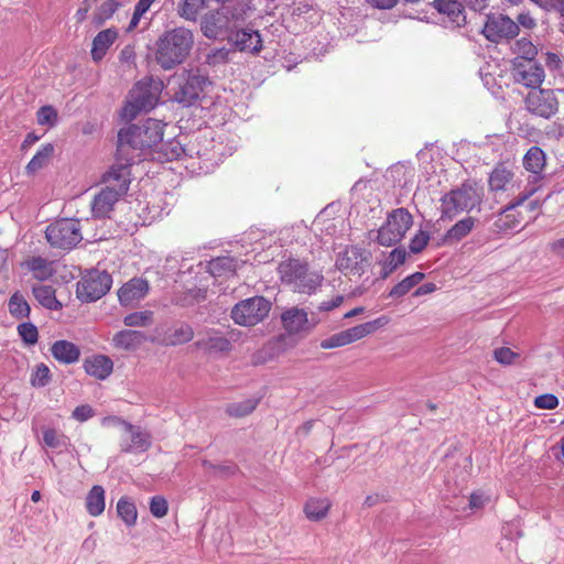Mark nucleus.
Wrapping results in <instances>:
<instances>
[{"label": "nucleus", "mask_w": 564, "mask_h": 564, "mask_svg": "<svg viewBox=\"0 0 564 564\" xmlns=\"http://www.w3.org/2000/svg\"><path fill=\"white\" fill-rule=\"evenodd\" d=\"M239 261L232 257L224 256L212 259L207 264L208 272L215 278L229 276L238 269Z\"/></svg>", "instance_id": "nucleus-33"}, {"label": "nucleus", "mask_w": 564, "mask_h": 564, "mask_svg": "<svg viewBox=\"0 0 564 564\" xmlns=\"http://www.w3.org/2000/svg\"><path fill=\"white\" fill-rule=\"evenodd\" d=\"M371 254L369 251L351 246L339 253L336 267L346 275L360 278L370 265Z\"/></svg>", "instance_id": "nucleus-15"}, {"label": "nucleus", "mask_w": 564, "mask_h": 564, "mask_svg": "<svg viewBox=\"0 0 564 564\" xmlns=\"http://www.w3.org/2000/svg\"><path fill=\"white\" fill-rule=\"evenodd\" d=\"M513 53L517 55L514 59L518 61H534L538 50L535 45L527 37H521L516 41L512 46Z\"/></svg>", "instance_id": "nucleus-45"}, {"label": "nucleus", "mask_w": 564, "mask_h": 564, "mask_svg": "<svg viewBox=\"0 0 564 564\" xmlns=\"http://www.w3.org/2000/svg\"><path fill=\"white\" fill-rule=\"evenodd\" d=\"M18 334L26 345H34L39 340L37 328L31 322L21 323L18 326Z\"/></svg>", "instance_id": "nucleus-50"}, {"label": "nucleus", "mask_w": 564, "mask_h": 564, "mask_svg": "<svg viewBox=\"0 0 564 564\" xmlns=\"http://www.w3.org/2000/svg\"><path fill=\"white\" fill-rule=\"evenodd\" d=\"M489 502V496L484 491L478 490L470 495L469 508L473 510L481 509Z\"/></svg>", "instance_id": "nucleus-59"}, {"label": "nucleus", "mask_w": 564, "mask_h": 564, "mask_svg": "<svg viewBox=\"0 0 564 564\" xmlns=\"http://www.w3.org/2000/svg\"><path fill=\"white\" fill-rule=\"evenodd\" d=\"M229 54L230 52L226 47L216 48L207 55V62L212 65L226 63L229 59Z\"/></svg>", "instance_id": "nucleus-58"}, {"label": "nucleus", "mask_w": 564, "mask_h": 564, "mask_svg": "<svg viewBox=\"0 0 564 564\" xmlns=\"http://www.w3.org/2000/svg\"><path fill=\"white\" fill-rule=\"evenodd\" d=\"M228 40L240 52L258 54L262 50L260 33L250 28H243L235 32L231 31Z\"/></svg>", "instance_id": "nucleus-24"}, {"label": "nucleus", "mask_w": 564, "mask_h": 564, "mask_svg": "<svg viewBox=\"0 0 564 564\" xmlns=\"http://www.w3.org/2000/svg\"><path fill=\"white\" fill-rule=\"evenodd\" d=\"M258 401L254 399H248L241 402L232 403L228 405L227 413L230 416L242 417L250 414L257 406Z\"/></svg>", "instance_id": "nucleus-48"}, {"label": "nucleus", "mask_w": 564, "mask_h": 564, "mask_svg": "<svg viewBox=\"0 0 564 564\" xmlns=\"http://www.w3.org/2000/svg\"><path fill=\"white\" fill-rule=\"evenodd\" d=\"M538 186L533 184H525L523 191L519 193L514 199H512L500 214L497 225L501 229H516L520 225V220L514 217L512 210L529 199L534 193H536Z\"/></svg>", "instance_id": "nucleus-21"}, {"label": "nucleus", "mask_w": 564, "mask_h": 564, "mask_svg": "<svg viewBox=\"0 0 564 564\" xmlns=\"http://www.w3.org/2000/svg\"><path fill=\"white\" fill-rule=\"evenodd\" d=\"M144 340L145 336L143 333L131 329L120 330L112 337L113 346L124 350H134L139 348Z\"/></svg>", "instance_id": "nucleus-31"}, {"label": "nucleus", "mask_w": 564, "mask_h": 564, "mask_svg": "<svg viewBox=\"0 0 564 564\" xmlns=\"http://www.w3.org/2000/svg\"><path fill=\"white\" fill-rule=\"evenodd\" d=\"M45 237L52 247L70 250L83 239L80 224L72 218L56 220L47 226Z\"/></svg>", "instance_id": "nucleus-8"}, {"label": "nucleus", "mask_w": 564, "mask_h": 564, "mask_svg": "<svg viewBox=\"0 0 564 564\" xmlns=\"http://www.w3.org/2000/svg\"><path fill=\"white\" fill-rule=\"evenodd\" d=\"M281 281L291 286L295 292L312 294L323 282V275L317 271H311L305 262L297 259H289L279 264Z\"/></svg>", "instance_id": "nucleus-4"}, {"label": "nucleus", "mask_w": 564, "mask_h": 564, "mask_svg": "<svg viewBox=\"0 0 564 564\" xmlns=\"http://www.w3.org/2000/svg\"><path fill=\"white\" fill-rule=\"evenodd\" d=\"M193 46L194 33L189 29L177 26L165 31L156 42V62L163 69H171L187 58Z\"/></svg>", "instance_id": "nucleus-3"}, {"label": "nucleus", "mask_w": 564, "mask_h": 564, "mask_svg": "<svg viewBox=\"0 0 564 564\" xmlns=\"http://www.w3.org/2000/svg\"><path fill=\"white\" fill-rule=\"evenodd\" d=\"M54 154V145L52 143L42 144L34 156L26 165V172L34 174L46 166Z\"/></svg>", "instance_id": "nucleus-40"}, {"label": "nucleus", "mask_w": 564, "mask_h": 564, "mask_svg": "<svg viewBox=\"0 0 564 564\" xmlns=\"http://www.w3.org/2000/svg\"><path fill=\"white\" fill-rule=\"evenodd\" d=\"M86 509L91 517L100 516L105 510V490L95 485L86 497Z\"/></svg>", "instance_id": "nucleus-39"}, {"label": "nucleus", "mask_w": 564, "mask_h": 564, "mask_svg": "<svg viewBox=\"0 0 564 564\" xmlns=\"http://www.w3.org/2000/svg\"><path fill=\"white\" fill-rule=\"evenodd\" d=\"M37 123L40 126H55L57 121V112L52 106H43L36 113Z\"/></svg>", "instance_id": "nucleus-53"}, {"label": "nucleus", "mask_w": 564, "mask_h": 564, "mask_svg": "<svg viewBox=\"0 0 564 564\" xmlns=\"http://www.w3.org/2000/svg\"><path fill=\"white\" fill-rule=\"evenodd\" d=\"M117 513L128 527L135 524L138 512L134 503L129 498L121 497L119 499Z\"/></svg>", "instance_id": "nucleus-46"}, {"label": "nucleus", "mask_w": 564, "mask_h": 564, "mask_svg": "<svg viewBox=\"0 0 564 564\" xmlns=\"http://www.w3.org/2000/svg\"><path fill=\"white\" fill-rule=\"evenodd\" d=\"M484 35L491 42H499L505 39H512L518 35L519 26L509 17L500 13H492L487 17L482 30Z\"/></svg>", "instance_id": "nucleus-16"}, {"label": "nucleus", "mask_w": 564, "mask_h": 564, "mask_svg": "<svg viewBox=\"0 0 564 564\" xmlns=\"http://www.w3.org/2000/svg\"><path fill=\"white\" fill-rule=\"evenodd\" d=\"M424 279V273L415 272L395 284L389 292V296L400 299L408 294L415 285Z\"/></svg>", "instance_id": "nucleus-42"}, {"label": "nucleus", "mask_w": 564, "mask_h": 564, "mask_svg": "<svg viewBox=\"0 0 564 564\" xmlns=\"http://www.w3.org/2000/svg\"><path fill=\"white\" fill-rule=\"evenodd\" d=\"M195 346L209 356L226 355L232 348L231 340L215 329L208 330L196 340Z\"/></svg>", "instance_id": "nucleus-22"}, {"label": "nucleus", "mask_w": 564, "mask_h": 564, "mask_svg": "<svg viewBox=\"0 0 564 564\" xmlns=\"http://www.w3.org/2000/svg\"><path fill=\"white\" fill-rule=\"evenodd\" d=\"M210 85L209 78L198 70L183 72L177 77L173 100L183 107L194 106L206 96V89Z\"/></svg>", "instance_id": "nucleus-6"}, {"label": "nucleus", "mask_w": 564, "mask_h": 564, "mask_svg": "<svg viewBox=\"0 0 564 564\" xmlns=\"http://www.w3.org/2000/svg\"><path fill=\"white\" fill-rule=\"evenodd\" d=\"M169 511V505L164 497L154 496L150 501V512L153 517L160 519L166 516Z\"/></svg>", "instance_id": "nucleus-54"}, {"label": "nucleus", "mask_w": 564, "mask_h": 564, "mask_svg": "<svg viewBox=\"0 0 564 564\" xmlns=\"http://www.w3.org/2000/svg\"><path fill=\"white\" fill-rule=\"evenodd\" d=\"M344 302L343 295H336L329 301H324L319 304L318 310L322 312H328L338 307Z\"/></svg>", "instance_id": "nucleus-64"}, {"label": "nucleus", "mask_w": 564, "mask_h": 564, "mask_svg": "<svg viewBox=\"0 0 564 564\" xmlns=\"http://www.w3.org/2000/svg\"><path fill=\"white\" fill-rule=\"evenodd\" d=\"M204 466L207 469H213L215 474H218L220 476H230L235 473V466H227V465H214L209 462H204Z\"/></svg>", "instance_id": "nucleus-61"}, {"label": "nucleus", "mask_w": 564, "mask_h": 564, "mask_svg": "<svg viewBox=\"0 0 564 564\" xmlns=\"http://www.w3.org/2000/svg\"><path fill=\"white\" fill-rule=\"evenodd\" d=\"M476 219L474 217H466L452 226L444 235L443 241L446 245H452L460 241L474 229Z\"/></svg>", "instance_id": "nucleus-34"}, {"label": "nucleus", "mask_w": 564, "mask_h": 564, "mask_svg": "<svg viewBox=\"0 0 564 564\" xmlns=\"http://www.w3.org/2000/svg\"><path fill=\"white\" fill-rule=\"evenodd\" d=\"M271 310V303L263 296H253L237 303L231 310V318L241 326H253L263 321Z\"/></svg>", "instance_id": "nucleus-11"}, {"label": "nucleus", "mask_w": 564, "mask_h": 564, "mask_svg": "<svg viewBox=\"0 0 564 564\" xmlns=\"http://www.w3.org/2000/svg\"><path fill=\"white\" fill-rule=\"evenodd\" d=\"M112 278L107 271L89 270L77 283V297L83 302H95L110 290Z\"/></svg>", "instance_id": "nucleus-12"}, {"label": "nucleus", "mask_w": 564, "mask_h": 564, "mask_svg": "<svg viewBox=\"0 0 564 564\" xmlns=\"http://www.w3.org/2000/svg\"><path fill=\"white\" fill-rule=\"evenodd\" d=\"M219 3V9L230 24L242 22L247 18L248 7L240 0H215Z\"/></svg>", "instance_id": "nucleus-32"}, {"label": "nucleus", "mask_w": 564, "mask_h": 564, "mask_svg": "<svg viewBox=\"0 0 564 564\" xmlns=\"http://www.w3.org/2000/svg\"><path fill=\"white\" fill-rule=\"evenodd\" d=\"M160 158L166 161L188 159L187 142L183 143L180 139L171 140L160 147Z\"/></svg>", "instance_id": "nucleus-38"}, {"label": "nucleus", "mask_w": 564, "mask_h": 564, "mask_svg": "<svg viewBox=\"0 0 564 564\" xmlns=\"http://www.w3.org/2000/svg\"><path fill=\"white\" fill-rule=\"evenodd\" d=\"M512 77L518 84L530 87L532 89H538L544 82L545 72L544 68L534 61L514 59Z\"/></svg>", "instance_id": "nucleus-18"}, {"label": "nucleus", "mask_w": 564, "mask_h": 564, "mask_svg": "<svg viewBox=\"0 0 564 564\" xmlns=\"http://www.w3.org/2000/svg\"><path fill=\"white\" fill-rule=\"evenodd\" d=\"M47 261L41 257L33 258L30 261V270L33 272L34 278L45 280L52 274V269L46 268Z\"/></svg>", "instance_id": "nucleus-52"}, {"label": "nucleus", "mask_w": 564, "mask_h": 564, "mask_svg": "<svg viewBox=\"0 0 564 564\" xmlns=\"http://www.w3.org/2000/svg\"><path fill=\"white\" fill-rule=\"evenodd\" d=\"M489 189L496 195L513 196L519 195L523 191L522 178L517 175L516 171L506 165L498 164L494 167L488 178Z\"/></svg>", "instance_id": "nucleus-13"}, {"label": "nucleus", "mask_w": 564, "mask_h": 564, "mask_svg": "<svg viewBox=\"0 0 564 564\" xmlns=\"http://www.w3.org/2000/svg\"><path fill=\"white\" fill-rule=\"evenodd\" d=\"M330 507L328 499H310L304 508L305 514L310 520L318 521L326 517Z\"/></svg>", "instance_id": "nucleus-43"}, {"label": "nucleus", "mask_w": 564, "mask_h": 564, "mask_svg": "<svg viewBox=\"0 0 564 564\" xmlns=\"http://www.w3.org/2000/svg\"><path fill=\"white\" fill-rule=\"evenodd\" d=\"M42 434L44 445L50 448L62 451L68 445V437L54 429H43Z\"/></svg>", "instance_id": "nucleus-47"}, {"label": "nucleus", "mask_w": 564, "mask_h": 564, "mask_svg": "<svg viewBox=\"0 0 564 564\" xmlns=\"http://www.w3.org/2000/svg\"><path fill=\"white\" fill-rule=\"evenodd\" d=\"M482 199L481 188L476 184L465 183L442 197V217L453 218L462 212L479 206Z\"/></svg>", "instance_id": "nucleus-5"}, {"label": "nucleus", "mask_w": 564, "mask_h": 564, "mask_svg": "<svg viewBox=\"0 0 564 564\" xmlns=\"http://www.w3.org/2000/svg\"><path fill=\"white\" fill-rule=\"evenodd\" d=\"M163 139V124L160 120H147L121 129L118 133L117 163H127L129 167L134 161L130 150H143L158 145Z\"/></svg>", "instance_id": "nucleus-1"}, {"label": "nucleus", "mask_w": 564, "mask_h": 564, "mask_svg": "<svg viewBox=\"0 0 564 564\" xmlns=\"http://www.w3.org/2000/svg\"><path fill=\"white\" fill-rule=\"evenodd\" d=\"M321 348L323 349H333L343 347L344 344L341 343L340 336L338 333L333 334L332 336L323 339L319 344Z\"/></svg>", "instance_id": "nucleus-62"}, {"label": "nucleus", "mask_w": 564, "mask_h": 564, "mask_svg": "<svg viewBox=\"0 0 564 564\" xmlns=\"http://www.w3.org/2000/svg\"><path fill=\"white\" fill-rule=\"evenodd\" d=\"M159 95L150 80H140L129 93L128 100L121 110L122 119L133 120L140 111H149L158 104Z\"/></svg>", "instance_id": "nucleus-7"}, {"label": "nucleus", "mask_w": 564, "mask_h": 564, "mask_svg": "<svg viewBox=\"0 0 564 564\" xmlns=\"http://www.w3.org/2000/svg\"><path fill=\"white\" fill-rule=\"evenodd\" d=\"M152 316H153V314L150 311L134 312V313L128 314L123 318V323L126 326H129V327L147 326V325L151 324Z\"/></svg>", "instance_id": "nucleus-51"}, {"label": "nucleus", "mask_w": 564, "mask_h": 564, "mask_svg": "<svg viewBox=\"0 0 564 564\" xmlns=\"http://www.w3.org/2000/svg\"><path fill=\"white\" fill-rule=\"evenodd\" d=\"M94 416V410L88 404L76 406L72 413V417L79 422H85Z\"/></svg>", "instance_id": "nucleus-60"}, {"label": "nucleus", "mask_w": 564, "mask_h": 564, "mask_svg": "<svg viewBox=\"0 0 564 564\" xmlns=\"http://www.w3.org/2000/svg\"><path fill=\"white\" fill-rule=\"evenodd\" d=\"M413 225V217L408 209L401 207L392 210L386 223L379 228L377 240L382 246H393L402 240Z\"/></svg>", "instance_id": "nucleus-9"}, {"label": "nucleus", "mask_w": 564, "mask_h": 564, "mask_svg": "<svg viewBox=\"0 0 564 564\" xmlns=\"http://www.w3.org/2000/svg\"><path fill=\"white\" fill-rule=\"evenodd\" d=\"M52 356L61 364L70 365L78 361L80 350L68 340H56L51 347Z\"/></svg>", "instance_id": "nucleus-30"}, {"label": "nucleus", "mask_w": 564, "mask_h": 564, "mask_svg": "<svg viewBox=\"0 0 564 564\" xmlns=\"http://www.w3.org/2000/svg\"><path fill=\"white\" fill-rule=\"evenodd\" d=\"M84 369L87 375L99 380H105L111 375L113 362L105 355H94L85 359Z\"/></svg>", "instance_id": "nucleus-29"}, {"label": "nucleus", "mask_w": 564, "mask_h": 564, "mask_svg": "<svg viewBox=\"0 0 564 564\" xmlns=\"http://www.w3.org/2000/svg\"><path fill=\"white\" fill-rule=\"evenodd\" d=\"M150 286L145 279L133 278L118 291V299L123 306H134L149 293Z\"/></svg>", "instance_id": "nucleus-23"}, {"label": "nucleus", "mask_w": 564, "mask_h": 564, "mask_svg": "<svg viewBox=\"0 0 564 564\" xmlns=\"http://www.w3.org/2000/svg\"><path fill=\"white\" fill-rule=\"evenodd\" d=\"M432 4L435 10L448 18L453 26L460 28L466 24V13L460 1L434 0Z\"/></svg>", "instance_id": "nucleus-27"}, {"label": "nucleus", "mask_w": 564, "mask_h": 564, "mask_svg": "<svg viewBox=\"0 0 564 564\" xmlns=\"http://www.w3.org/2000/svg\"><path fill=\"white\" fill-rule=\"evenodd\" d=\"M118 30L116 28H109L97 33L93 40L91 45V58L94 62H100L108 50L118 39Z\"/></svg>", "instance_id": "nucleus-28"}, {"label": "nucleus", "mask_w": 564, "mask_h": 564, "mask_svg": "<svg viewBox=\"0 0 564 564\" xmlns=\"http://www.w3.org/2000/svg\"><path fill=\"white\" fill-rule=\"evenodd\" d=\"M546 164V156L544 151L539 147H531L523 156L524 169L532 173L528 178L527 184H533L540 187L539 182L542 180V173Z\"/></svg>", "instance_id": "nucleus-26"}, {"label": "nucleus", "mask_w": 564, "mask_h": 564, "mask_svg": "<svg viewBox=\"0 0 564 564\" xmlns=\"http://www.w3.org/2000/svg\"><path fill=\"white\" fill-rule=\"evenodd\" d=\"M430 236L426 231L420 230L410 241V251L420 253L427 245Z\"/></svg>", "instance_id": "nucleus-56"}, {"label": "nucleus", "mask_w": 564, "mask_h": 564, "mask_svg": "<svg viewBox=\"0 0 564 564\" xmlns=\"http://www.w3.org/2000/svg\"><path fill=\"white\" fill-rule=\"evenodd\" d=\"M221 145L216 144L213 138L205 134H198L187 142L188 159H197L202 161L198 170L208 172L219 164L221 161Z\"/></svg>", "instance_id": "nucleus-10"}, {"label": "nucleus", "mask_w": 564, "mask_h": 564, "mask_svg": "<svg viewBox=\"0 0 564 564\" xmlns=\"http://www.w3.org/2000/svg\"><path fill=\"white\" fill-rule=\"evenodd\" d=\"M494 357L499 364L508 366L512 365L519 358V355L508 347H500L495 349Z\"/></svg>", "instance_id": "nucleus-55"}, {"label": "nucleus", "mask_w": 564, "mask_h": 564, "mask_svg": "<svg viewBox=\"0 0 564 564\" xmlns=\"http://www.w3.org/2000/svg\"><path fill=\"white\" fill-rule=\"evenodd\" d=\"M534 405L539 409L553 410L558 405V399L551 393H545L534 399Z\"/></svg>", "instance_id": "nucleus-57"}, {"label": "nucleus", "mask_w": 564, "mask_h": 564, "mask_svg": "<svg viewBox=\"0 0 564 564\" xmlns=\"http://www.w3.org/2000/svg\"><path fill=\"white\" fill-rule=\"evenodd\" d=\"M119 3L116 0H106L100 6V13L105 19H109L118 10Z\"/></svg>", "instance_id": "nucleus-63"}, {"label": "nucleus", "mask_w": 564, "mask_h": 564, "mask_svg": "<svg viewBox=\"0 0 564 564\" xmlns=\"http://www.w3.org/2000/svg\"><path fill=\"white\" fill-rule=\"evenodd\" d=\"M389 323L387 316H380L373 321L356 325L345 330L338 332L344 346L358 341L368 335L375 333L377 329L386 326Z\"/></svg>", "instance_id": "nucleus-25"}, {"label": "nucleus", "mask_w": 564, "mask_h": 564, "mask_svg": "<svg viewBox=\"0 0 564 564\" xmlns=\"http://www.w3.org/2000/svg\"><path fill=\"white\" fill-rule=\"evenodd\" d=\"M107 421L116 422L121 425L126 435L122 440L121 451L126 453L145 452L151 446V437L149 433L143 431L141 427L132 425L119 417L105 419Z\"/></svg>", "instance_id": "nucleus-17"}, {"label": "nucleus", "mask_w": 564, "mask_h": 564, "mask_svg": "<svg viewBox=\"0 0 564 564\" xmlns=\"http://www.w3.org/2000/svg\"><path fill=\"white\" fill-rule=\"evenodd\" d=\"M51 380L50 368L45 364H40L35 367L30 382L33 387L42 388L48 384Z\"/></svg>", "instance_id": "nucleus-49"}, {"label": "nucleus", "mask_w": 564, "mask_h": 564, "mask_svg": "<svg viewBox=\"0 0 564 564\" xmlns=\"http://www.w3.org/2000/svg\"><path fill=\"white\" fill-rule=\"evenodd\" d=\"M281 323L290 335L307 334L316 325V322L308 318L307 311L297 306L286 308L281 314Z\"/></svg>", "instance_id": "nucleus-20"}, {"label": "nucleus", "mask_w": 564, "mask_h": 564, "mask_svg": "<svg viewBox=\"0 0 564 564\" xmlns=\"http://www.w3.org/2000/svg\"><path fill=\"white\" fill-rule=\"evenodd\" d=\"M206 7L207 0H180L176 6V12L180 18L189 22H196Z\"/></svg>", "instance_id": "nucleus-35"}, {"label": "nucleus", "mask_w": 564, "mask_h": 564, "mask_svg": "<svg viewBox=\"0 0 564 564\" xmlns=\"http://www.w3.org/2000/svg\"><path fill=\"white\" fill-rule=\"evenodd\" d=\"M524 104L530 113L544 119L555 116L560 106L555 90L544 88L531 89Z\"/></svg>", "instance_id": "nucleus-14"}, {"label": "nucleus", "mask_w": 564, "mask_h": 564, "mask_svg": "<svg viewBox=\"0 0 564 564\" xmlns=\"http://www.w3.org/2000/svg\"><path fill=\"white\" fill-rule=\"evenodd\" d=\"M107 183L91 202V213L96 218L109 217L113 206L123 196L130 185V169L127 163L113 164L104 176Z\"/></svg>", "instance_id": "nucleus-2"}, {"label": "nucleus", "mask_w": 564, "mask_h": 564, "mask_svg": "<svg viewBox=\"0 0 564 564\" xmlns=\"http://www.w3.org/2000/svg\"><path fill=\"white\" fill-rule=\"evenodd\" d=\"M32 293L36 301L47 310L57 311L62 308L61 302L55 296V290L51 285H34Z\"/></svg>", "instance_id": "nucleus-37"}, {"label": "nucleus", "mask_w": 564, "mask_h": 564, "mask_svg": "<svg viewBox=\"0 0 564 564\" xmlns=\"http://www.w3.org/2000/svg\"><path fill=\"white\" fill-rule=\"evenodd\" d=\"M200 32L208 40H219L229 36L231 24L219 8L209 10L200 19Z\"/></svg>", "instance_id": "nucleus-19"}, {"label": "nucleus", "mask_w": 564, "mask_h": 564, "mask_svg": "<svg viewBox=\"0 0 564 564\" xmlns=\"http://www.w3.org/2000/svg\"><path fill=\"white\" fill-rule=\"evenodd\" d=\"M405 257V250L400 248L393 249L382 263L381 278L387 279L399 265L403 264Z\"/></svg>", "instance_id": "nucleus-44"}, {"label": "nucleus", "mask_w": 564, "mask_h": 564, "mask_svg": "<svg viewBox=\"0 0 564 564\" xmlns=\"http://www.w3.org/2000/svg\"><path fill=\"white\" fill-rule=\"evenodd\" d=\"M8 310L12 317L17 319L28 318L31 307L25 297L19 292H14L8 301Z\"/></svg>", "instance_id": "nucleus-41"}, {"label": "nucleus", "mask_w": 564, "mask_h": 564, "mask_svg": "<svg viewBox=\"0 0 564 564\" xmlns=\"http://www.w3.org/2000/svg\"><path fill=\"white\" fill-rule=\"evenodd\" d=\"M194 337V330L191 325L182 323L174 326L162 339L164 345L177 346L191 341Z\"/></svg>", "instance_id": "nucleus-36"}]
</instances>
